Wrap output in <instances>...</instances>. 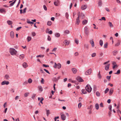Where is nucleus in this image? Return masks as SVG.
I'll return each mask as SVG.
<instances>
[{"label": "nucleus", "instance_id": "42", "mask_svg": "<svg viewBox=\"0 0 121 121\" xmlns=\"http://www.w3.org/2000/svg\"><path fill=\"white\" fill-rule=\"evenodd\" d=\"M120 73V69H119L117 71L116 73H115V74H119Z\"/></svg>", "mask_w": 121, "mask_h": 121}, {"label": "nucleus", "instance_id": "63", "mask_svg": "<svg viewBox=\"0 0 121 121\" xmlns=\"http://www.w3.org/2000/svg\"><path fill=\"white\" fill-rule=\"evenodd\" d=\"M93 89L95 91L97 90V87L95 86H94Z\"/></svg>", "mask_w": 121, "mask_h": 121}, {"label": "nucleus", "instance_id": "55", "mask_svg": "<svg viewBox=\"0 0 121 121\" xmlns=\"http://www.w3.org/2000/svg\"><path fill=\"white\" fill-rule=\"evenodd\" d=\"M32 35L33 36H34L36 35V34L34 32H32Z\"/></svg>", "mask_w": 121, "mask_h": 121}, {"label": "nucleus", "instance_id": "39", "mask_svg": "<svg viewBox=\"0 0 121 121\" xmlns=\"http://www.w3.org/2000/svg\"><path fill=\"white\" fill-rule=\"evenodd\" d=\"M96 95L98 96H100V93L98 91L96 92Z\"/></svg>", "mask_w": 121, "mask_h": 121}, {"label": "nucleus", "instance_id": "44", "mask_svg": "<svg viewBox=\"0 0 121 121\" xmlns=\"http://www.w3.org/2000/svg\"><path fill=\"white\" fill-rule=\"evenodd\" d=\"M41 99L40 100V103H41L42 104H43V103L42 102L44 100V98L43 97H41Z\"/></svg>", "mask_w": 121, "mask_h": 121}, {"label": "nucleus", "instance_id": "1", "mask_svg": "<svg viewBox=\"0 0 121 121\" xmlns=\"http://www.w3.org/2000/svg\"><path fill=\"white\" fill-rule=\"evenodd\" d=\"M9 52L12 55H16L17 52V51L14 48H10L9 49Z\"/></svg>", "mask_w": 121, "mask_h": 121}, {"label": "nucleus", "instance_id": "9", "mask_svg": "<svg viewBox=\"0 0 121 121\" xmlns=\"http://www.w3.org/2000/svg\"><path fill=\"white\" fill-rule=\"evenodd\" d=\"M110 64H109L107 65H105V69L107 71L109 69Z\"/></svg>", "mask_w": 121, "mask_h": 121}, {"label": "nucleus", "instance_id": "11", "mask_svg": "<svg viewBox=\"0 0 121 121\" xmlns=\"http://www.w3.org/2000/svg\"><path fill=\"white\" fill-rule=\"evenodd\" d=\"M113 91L114 90L113 88H111L110 89L109 92V95H111L112 94L113 92Z\"/></svg>", "mask_w": 121, "mask_h": 121}, {"label": "nucleus", "instance_id": "21", "mask_svg": "<svg viewBox=\"0 0 121 121\" xmlns=\"http://www.w3.org/2000/svg\"><path fill=\"white\" fill-rule=\"evenodd\" d=\"M102 1L101 0H99L98 3V4L99 6H101L102 5Z\"/></svg>", "mask_w": 121, "mask_h": 121}, {"label": "nucleus", "instance_id": "54", "mask_svg": "<svg viewBox=\"0 0 121 121\" xmlns=\"http://www.w3.org/2000/svg\"><path fill=\"white\" fill-rule=\"evenodd\" d=\"M79 53L78 52H76L74 53V55L76 56H78Z\"/></svg>", "mask_w": 121, "mask_h": 121}, {"label": "nucleus", "instance_id": "29", "mask_svg": "<svg viewBox=\"0 0 121 121\" xmlns=\"http://www.w3.org/2000/svg\"><path fill=\"white\" fill-rule=\"evenodd\" d=\"M118 52L116 50H114L113 52V54L114 56H115L117 53Z\"/></svg>", "mask_w": 121, "mask_h": 121}, {"label": "nucleus", "instance_id": "33", "mask_svg": "<svg viewBox=\"0 0 121 121\" xmlns=\"http://www.w3.org/2000/svg\"><path fill=\"white\" fill-rule=\"evenodd\" d=\"M108 43L106 42L105 44L104 45V47L105 48H107L108 47Z\"/></svg>", "mask_w": 121, "mask_h": 121}, {"label": "nucleus", "instance_id": "6", "mask_svg": "<svg viewBox=\"0 0 121 121\" xmlns=\"http://www.w3.org/2000/svg\"><path fill=\"white\" fill-rule=\"evenodd\" d=\"M77 80L79 82H82L83 81V79L80 77L78 76L76 78Z\"/></svg>", "mask_w": 121, "mask_h": 121}, {"label": "nucleus", "instance_id": "22", "mask_svg": "<svg viewBox=\"0 0 121 121\" xmlns=\"http://www.w3.org/2000/svg\"><path fill=\"white\" fill-rule=\"evenodd\" d=\"M57 66L58 69H60L61 67V65L60 63H58L57 64Z\"/></svg>", "mask_w": 121, "mask_h": 121}, {"label": "nucleus", "instance_id": "58", "mask_svg": "<svg viewBox=\"0 0 121 121\" xmlns=\"http://www.w3.org/2000/svg\"><path fill=\"white\" fill-rule=\"evenodd\" d=\"M22 28V27H17V29H16V30L17 31H18L19 30L21 29V28Z\"/></svg>", "mask_w": 121, "mask_h": 121}, {"label": "nucleus", "instance_id": "32", "mask_svg": "<svg viewBox=\"0 0 121 121\" xmlns=\"http://www.w3.org/2000/svg\"><path fill=\"white\" fill-rule=\"evenodd\" d=\"M103 44V41L102 40H100L99 42V45L102 46Z\"/></svg>", "mask_w": 121, "mask_h": 121}, {"label": "nucleus", "instance_id": "2", "mask_svg": "<svg viewBox=\"0 0 121 121\" xmlns=\"http://www.w3.org/2000/svg\"><path fill=\"white\" fill-rule=\"evenodd\" d=\"M86 90L89 92H90L91 91L92 88L89 84H87L85 87Z\"/></svg>", "mask_w": 121, "mask_h": 121}, {"label": "nucleus", "instance_id": "52", "mask_svg": "<svg viewBox=\"0 0 121 121\" xmlns=\"http://www.w3.org/2000/svg\"><path fill=\"white\" fill-rule=\"evenodd\" d=\"M43 7L44 8V9L46 11L47 10V8L46 6L45 5H43Z\"/></svg>", "mask_w": 121, "mask_h": 121}, {"label": "nucleus", "instance_id": "27", "mask_svg": "<svg viewBox=\"0 0 121 121\" xmlns=\"http://www.w3.org/2000/svg\"><path fill=\"white\" fill-rule=\"evenodd\" d=\"M52 24V22L50 21H48L47 23V25L49 26H51Z\"/></svg>", "mask_w": 121, "mask_h": 121}, {"label": "nucleus", "instance_id": "49", "mask_svg": "<svg viewBox=\"0 0 121 121\" xmlns=\"http://www.w3.org/2000/svg\"><path fill=\"white\" fill-rule=\"evenodd\" d=\"M84 46L85 47H86L87 49H88L89 48V45L88 44H84Z\"/></svg>", "mask_w": 121, "mask_h": 121}, {"label": "nucleus", "instance_id": "50", "mask_svg": "<svg viewBox=\"0 0 121 121\" xmlns=\"http://www.w3.org/2000/svg\"><path fill=\"white\" fill-rule=\"evenodd\" d=\"M82 105V104H81V103H79L78 105V108H80L81 107Z\"/></svg>", "mask_w": 121, "mask_h": 121}, {"label": "nucleus", "instance_id": "10", "mask_svg": "<svg viewBox=\"0 0 121 121\" xmlns=\"http://www.w3.org/2000/svg\"><path fill=\"white\" fill-rule=\"evenodd\" d=\"M87 8L86 5H82L81 7V9L82 10H84L86 9Z\"/></svg>", "mask_w": 121, "mask_h": 121}, {"label": "nucleus", "instance_id": "25", "mask_svg": "<svg viewBox=\"0 0 121 121\" xmlns=\"http://www.w3.org/2000/svg\"><path fill=\"white\" fill-rule=\"evenodd\" d=\"M55 36L56 37L58 38L60 36V34L58 33H56L55 34Z\"/></svg>", "mask_w": 121, "mask_h": 121}, {"label": "nucleus", "instance_id": "26", "mask_svg": "<svg viewBox=\"0 0 121 121\" xmlns=\"http://www.w3.org/2000/svg\"><path fill=\"white\" fill-rule=\"evenodd\" d=\"M99 105L97 103L95 105V108L96 109L98 110L99 108Z\"/></svg>", "mask_w": 121, "mask_h": 121}, {"label": "nucleus", "instance_id": "35", "mask_svg": "<svg viewBox=\"0 0 121 121\" xmlns=\"http://www.w3.org/2000/svg\"><path fill=\"white\" fill-rule=\"evenodd\" d=\"M31 37L30 36H28L27 38V40L28 42H29L31 40Z\"/></svg>", "mask_w": 121, "mask_h": 121}, {"label": "nucleus", "instance_id": "62", "mask_svg": "<svg viewBox=\"0 0 121 121\" xmlns=\"http://www.w3.org/2000/svg\"><path fill=\"white\" fill-rule=\"evenodd\" d=\"M84 16L85 15H84V14L83 13H82L81 14V17H82V19L84 18Z\"/></svg>", "mask_w": 121, "mask_h": 121}, {"label": "nucleus", "instance_id": "13", "mask_svg": "<svg viewBox=\"0 0 121 121\" xmlns=\"http://www.w3.org/2000/svg\"><path fill=\"white\" fill-rule=\"evenodd\" d=\"M11 37L12 38H13L14 37V32L13 31H11L10 33Z\"/></svg>", "mask_w": 121, "mask_h": 121}, {"label": "nucleus", "instance_id": "57", "mask_svg": "<svg viewBox=\"0 0 121 121\" xmlns=\"http://www.w3.org/2000/svg\"><path fill=\"white\" fill-rule=\"evenodd\" d=\"M27 9L26 8H24L23 10V13H26V10Z\"/></svg>", "mask_w": 121, "mask_h": 121}, {"label": "nucleus", "instance_id": "15", "mask_svg": "<svg viewBox=\"0 0 121 121\" xmlns=\"http://www.w3.org/2000/svg\"><path fill=\"white\" fill-rule=\"evenodd\" d=\"M64 43L65 45H68L69 43V42L67 40H65L64 41Z\"/></svg>", "mask_w": 121, "mask_h": 121}, {"label": "nucleus", "instance_id": "47", "mask_svg": "<svg viewBox=\"0 0 121 121\" xmlns=\"http://www.w3.org/2000/svg\"><path fill=\"white\" fill-rule=\"evenodd\" d=\"M109 91V89L107 88L105 90V94H106Z\"/></svg>", "mask_w": 121, "mask_h": 121}, {"label": "nucleus", "instance_id": "59", "mask_svg": "<svg viewBox=\"0 0 121 121\" xmlns=\"http://www.w3.org/2000/svg\"><path fill=\"white\" fill-rule=\"evenodd\" d=\"M65 16L66 18L67 19H68V17L69 15L68 13H66Z\"/></svg>", "mask_w": 121, "mask_h": 121}, {"label": "nucleus", "instance_id": "43", "mask_svg": "<svg viewBox=\"0 0 121 121\" xmlns=\"http://www.w3.org/2000/svg\"><path fill=\"white\" fill-rule=\"evenodd\" d=\"M75 43H76L77 44H78V43L79 41L77 39H75Z\"/></svg>", "mask_w": 121, "mask_h": 121}, {"label": "nucleus", "instance_id": "36", "mask_svg": "<svg viewBox=\"0 0 121 121\" xmlns=\"http://www.w3.org/2000/svg\"><path fill=\"white\" fill-rule=\"evenodd\" d=\"M39 90L41 92L42 91H43V88L41 86H39Z\"/></svg>", "mask_w": 121, "mask_h": 121}, {"label": "nucleus", "instance_id": "56", "mask_svg": "<svg viewBox=\"0 0 121 121\" xmlns=\"http://www.w3.org/2000/svg\"><path fill=\"white\" fill-rule=\"evenodd\" d=\"M47 39L48 41H50L51 40V38L50 36H48V38Z\"/></svg>", "mask_w": 121, "mask_h": 121}, {"label": "nucleus", "instance_id": "51", "mask_svg": "<svg viewBox=\"0 0 121 121\" xmlns=\"http://www.w3.org/2000/svg\"><path fill=\"white\" fill-rule=\"evenodd\" d=\"M54 65L53 67L55 68H56L57 67V64L56 62L54 63Z\"/></svg>", "mask_w": 121, "mask_h": 121}, {"label": "nucleus", "instance_id": "14", "mask_svg": "<svg viewBox=\"0 0 121 121\" xmlns=\"http://www.w3.org/2000/svg\"><path fill=\"white\" fill-rule=\"evenodd\" d=\"M72 69L74 73H75L77 71V69L75 68H72Z\"/></svg>", "mask_w": 121, "mask_h": 121}, {"label": "nucleus", "instance_id": "24", "mask_svg": "<svg viewBox=\"0 0 121 121\" xmlns=\"http://www.w3.org/2000/svg\"><path fill=\"white\" fill-rule=\"evenodd\" d=\"M7 23L9 25H11L13 23V22L10 20H8L7 21Z\"/></svg>", "mask_w": 121, "mask_h": 121}, {"label": "nucleus", "instance_id": "60", "mask_svg": "<svg viewBox=\"0 0 121 121\" xmlns=\"http://www.w3.org/2000/svg\"><path fill=\"white\" fill-rule=\"evenodd\" d=\"M43 66L45 67H49V66L47 65H46L45 64H43Z\"/></svg>", "mask_w": 121, "mask_h": 121}, {"label": "nucleus", "instance_id": "40", "mask_svg": "<svg viewBox=\"0 0 121 121\" xmlns=\"http://www.w3.org/2000/svg\"><path fill=\"white\" fill-rule=\"evenodd\" d=\"M32 81L31 78H29L28 80V82L29 83H31L32 82Z\"/></svg>", "mask_w": 121, "mask_h": 121}, {"label": "nucleus", "instance_id": "45", "mask_svg": "<svg viewBox=\"0 0 121 121\" xmlns=\"http://www.w3.org/2000/svg\"><path fill=\"white\" fill-rule=\"evenodd\" d=\"M69 31L68 30H65L64 32V33L66 34H69Z\"/></svg>", "mask_w": 121, "mask_h": 121}, {"label": "nucleus", "instance_id": "19", "mask_svg": "<svg viewBox=\"0 0 121 121\" xmlns=\"http://www.w3.org/2000/svg\"><path fill=\"white\" fill-rule=\"evenodd\" d=\"M4 77L5 79L6 80H9V77L7 74L5 75Z\"/></svg>", "mask_w": 121, "mask_h": 121}, {"label": "nucleus", "instance_id": "12", "mask_svg": "<svg viewBox=\"0 0 121 121\" xmlns=\"http://www.w3.org/2000/svg\"><path fill=\"white\" fill-rule=\"evenodd\" d=\"M66 117V116L64 114H63L61 115V119L62 120H65V119Z\"/></svg>", "mask_w": 121, "mask_h": 121}, {"label": "nucleus", "instance_id": "64", "mask_svg": "<svg viewBox=\"0 0 121 121\" xmlns=\"http://www.w3.org/2000/svg\"><path fill=\"white\" fill-rule=\"evenodd\" d=\"M29 94V93L28 92L24 94V95L25 97H27Z\"/></svg>", "mask_w": 121, "mask_h": 121}, {"label": "nucleus", "instance_id": "7", "mask_svg": "<svg viewBox=\"0 0 121 121\" xmlns=\"http://www.w3.org/2000/svg\"><path fill=\"white\" fill-rule=\"evenodd\" d=\"M90 43L91 44L92 47H94V42L93 39H91L90 41Z\"/></svg>", "mask_w": 121, "mask_h": 121}, {"label": "nucleus", "instance_id": "8", "mask_svg": "<svg viewBox=\"0 0 121 121\" xmlns=\"http://www.w3.org/2000/svg\"><path fill=\"white\" fill-rule=\"evenodd\" d=\"M54 4L55 6H58L59 4V0H56V1L54 2Z\"/></svg>", "mask_w": 121, "mask_h": 121}, {"label": "nucleus", "instance_id": "17", "mask_svg": "<svg viewBox=\"0 0 121 121\" xmlns=\"http://www.w3.org/2000/svg\"><path fill=\"white\" fill-rule=\"evenodd\" d=\"M120 40H118V41L117 42V43L115 44V46H119L120 45Z\"/></svg>", "mask_w": 121, "mask_h": 121}, {"label": "nucleus", "instance_id": "30", "mask_svg": "<svg viewBox=\"0 0 121 121\" xmlns=\"http://www.w3.org/2000/svg\"><path fill=\"white\" fill-rule=\"evenodd\" d=\"M100 71H99V73L97 75L98 77L100 79L101 78V76L100 74Z\"/></svg>", "mask_w": 121, "mask_h": 121}, {"label": "nucleus", "instance_id": "3", "mask_svg": "<svg viewBox=\"0 0 121 121\" xmlns=\"http://www.w3.org/2000/svg\"><path fill=\"white\" fill-rule=\"evenodd\" d=\"M84 32L87 35H88L89 33V29L87 26H86L84 28Z\"/></svg>", "mask_w": 121, "mask_h": 121}, {"label": "nucleus", "instance_id": "41", "mask_svg": "<svg viewBox=\"0 0 121 121\" xmlns=\"http://www.w3.org/2000/svg\"><path fill=\"white\" fill-rule=\"evenodd\" d=\"M82 93L84 94H85L86 93V92L85 91V89H82Z\"/></svg>", "mask_w": 121, "mask_h": 121}, {"label": "nucleus", "instance_id": "16", "mask_svg": "<svg viewBox=\"0 0 121 121\" xmlns=\"http://www.w3.org/2000/svg\"><path fill=\"white\" fill-rule=\"evenodd\" d=\"M6 12L5 10L4 9H0V13H5Z\"/></svg>", "mask_w": 121, "mask_h": 121}, {"label": "nucleus", "instance_id": "48", "mask_svg": "<svg viewBox=\"0 0 121 121\" xmlns=\"http://www.w3.org/2000/svg\"><path fill=\"white\" fill-rule=\"evenodd\" d=\"M111 76H107L106 77V78L108 79V81H110V79Z\"/></svg>", "mask_w": 121, "mask_h": 121}, {"label": "nucleus", "instance_id": "18", "mask_svg": "<svg viewBox=\"0 0 121 121\" xmlns=\"http://www.w3.org/2000/svg\"><path fill=\"white\" fill-rule=\"evenodd\" d=\"M22 65L23 67L25 68H26L28 66L26 62L23 63V64Z\"/></svg>", "mask_w": 121, "mask_h": 121}, {"label": "nucleus", "instance_id": "34", "mask_svg": "<svg viewBox=\"0 0 121 121\" xmlns=\"http://www.w3.org/2000/svg\"><path fill=\"white\" fill-rule=\"evenodd\" d=\"M108 24H109V26L110 28H112L113 27V25L111 22H109L108 23Z\"/></svg>", "mask_w": 121, "mask_h": 121}, {"label": "nucleus", "instance_id": "37", "mask_svg": "<svg viewBox=\"0 0 121 121\" xmlns=\"http://www.w3.org/2000/svg\"><path fill=\"white\" fill-rule=\"evenodd\" d=\"M80 22V21L79 20V19L78 18H77L76 19V23L78 25Z\"/></svg>", "mask_w": 121, "mask_h": 121}, {"label": "nucleus", "instance_id": "61", "mask_svg": "<svg viewBox=\"0 0 121 121\" xmlns=\"http://www.w3.org/2000/svg\"><path fill=\"white\" fill-rule=\"evenodd\" d=\"M31 22L29 19H27V22L28 23L30 24Z\"/></svg>", "mask_w": 121, "mask_h": 121}, {"label": "nucleus", "instance_id": "38", "mask_svg": "<svg viewBox=\"0 0 121 121\" xmlns=\"http://www.w3.org/2000/svg\"><path fill=\"white\" fill-rule=\"evenodd\" d=\"M50 113L49 110H46V114L47 116H48Z\"/></svg>", "mask_w": 121, "mask_h": 121}, {"label": "nucleus", "instance_id": "4", "mask_svg": "<svg viewBox=\"0 0 121 121\" xmlns=\"http://www.w3.org/2000/svg\"><path fill=\"white\" fill-rule=\"evenodd\" d=\"M92 71V70L91 69H90L87 70L85 73V74L86 75H88L90 74Z\"/></svg>", "mask_w": 121, "mask_h": 121}, {"label": "nucleus", "instance_id": "20", "mask_svg": "<svg viewBox=\"0 0 121 121\" xmlns=\"http://www.w3.org/2000/svg\"><path fill=\"white\" fill-rule=\"evenodd\" d=\"M24 54L20 55L19 56V58L21 59H22L24 58Z\"/></svg>", "mask_w": 121, "mask_h": 121}, {"label": "nucleus", "instance_id": "28", "mask_svg": "<svg viewBox=\"0 0 121 121\" xmlns=\"http://www.w3.org/2000/svg\"><path fill=\"white\" fill-rule=\"evenodd\" d=\"M44 56V55H37L36 56L37 58H38L39 57H43Z\"/></svg>", "mask_w": 121, "mask_h": 121}, {"label": "nucleus", "instance_id": "46", "mask_svg": "<svg viewBox=\"0 0 121 121\" xmlns=\"http://www.w3.org/2000/svg\"><path fill=\"white\" fill-rule=\"evenodd\" d=\"M96 55V53H92L91 55V56L92 57H95Z\"/></svg>", "mask_w": 121, "mask_h": 121}, {"label": "nucleus", "instance_id": "5", "mask_svg": "<svg viewBox=\"0 0 121 121\" xmlns=\"http://www.w3.org/2000/svg\"><path fill=\"white\" fill-rule=\"evenodd\" d=\"M9 83V82L8 81H4L2 82L1 83V84L2 85H3L5 84L6 85H8Z\"/></svg>", "mask_w": 121, "mask_h": 121}, {"label": "nucleus", "instance_id": "31", "mask_svg": "<svg viewBox=\"0 0 121 121\" xmlns=\"http://www.w3.org/2000/svg\"><path fill=\"white\" fill-rule=\"evenodd\" d=\"M16 0H15V1H13V2L10 3V4L9 6H13L14 4L15 3V2L16 1Z\"/></svg>", "mask_w": 121, "mask_h": 121}, {"label": "nucleus", "instance_id": "53", "mask_svg": "<svg viewBox=\"0 0 121 121\" xmlns=\"http://www.w3.org/2000/svg\"><path fill=\"white\" fill-rule=\"evenodd\" d=\"M44 80L42 78L41 80V83H42V84H44L43 82H44Z\"/></svg>", "mask_w": 121, "mask_h": 121}, {"label": "nucleus", "instance_id": "23", "mask_svg": "<svg viewBox=\"0 0 121 121\" xmlns=\"http://www.w3.org/2000/svg\"><path fill=\"white\" fill-rule=\"evenodd\" d=\"M87 22V21L86 20H84L82 21V24L83 25H85L86 24Z\"/></svg>", "mask_w": 121, "mask_h": 121}]
</instances>
